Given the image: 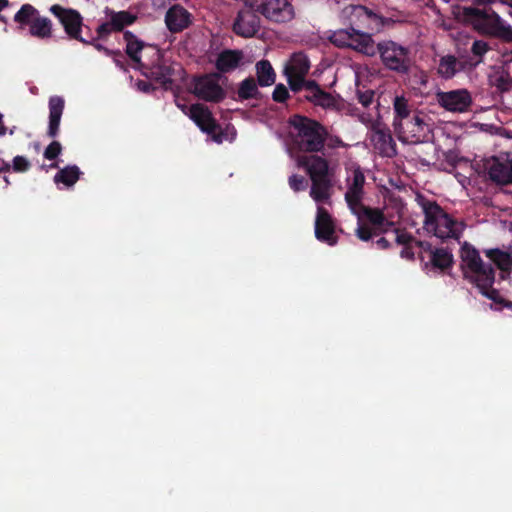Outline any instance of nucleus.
I'll use <instances>...</instances> for the list:
<instances>
[{
	"instance_id": "de8ad7c7",
	"label": "nucleus",
	"mask_w": 512,
	"mask_h": 512,
	"mask_svg": "<svg viewBox=\"0 0 512 512\" xmlns=\"http://www.w3.org/2000/svg\"><path fill=\"white\" fill-rule=\"evenodd\" d=\"M289 186L294 192L303 191L307 187V180L302 175L293 174L289 177Z\"/></svg>"
},
{
	"instance_id": "603ef678",
	"label": "nucleus",
	"mask_w": 512,
	"mask_h": 512,
	"mask_svg": "<svg viewBox=\"0 0 512 512\" xmlns=\"http://www.w3.org/2000/svg\"><path fill=\"white\" fill-rule=\"evenodd\" d=\"M113 31H114V27H112V25H110V20H109L107 22L100 24L97 27V29H96L97 36L94 38L99 39V40H105Z\"/></svg>"
},
{
	"instance_id": "412c9836",
	"label": "nucleus",
	"mask_w": 512,
	"mask_h": 512,
	"mask_svg": "<svg viewBox=\"0 0 512 512\" xmlns=\"http://www.w3.org/2000/svg\"><path fill=\"white\" fill-rule=\"evenodd\" d=\"M350 49H353L354 51L359 52L365 56L373 57L377 55L378 43H375L370 33L362 32L361 30L357 29L354 33V38L352 45H350Z\"/></svg>"
},
{
	"instance_id": "5701e85b",
	"label": "nucleus",
	"mask_w": 512,
	"mask_h": 512,
	"mask_svg": "<svg viewBox=\"0 0 512 512\" xmlns=\"http://www.w3.org/2000/svg\"><path fill=\"white\" fill-rule=\"evenodd\" d=\"M243 59L241 50L226 49L219 53L215 66L220 73H228L235 70Z\"/></svg>"
},
{
	"instance_id": "473e14b6",
	"label": "nucleus",
	"mask_w": 512,
	"mask_h": 512,
	"mask_svg": "<svg viewBox=\"0 0 512 512\" xmlns=\"http://www.w3.org/2000/svg\"><path fill=\"white\" fill-rule=\"evenodd\" d=\"M486 256L501 270L509 272L512 269V253L500 249H489Z\"/></svg>"
},
{
	"instance_id": "e433bc0d",
	"label": "nucleus",
	"mask_w": 512,
	"mask_h": 512,
	"mask_svg": "<svg viewBox=\"0 0 512 512\" xmlns=\"http://www.w3.org/2000/svg\"><path fill=\"white\" fill-rule=\"evenodd\" d=\"M430 263L434 268L444 271L452 267L453 255L444 248H436L431 251Z\"/></svg>"
},
{
	"instance_id": "20e7f679",
	"label": "nucleus",
	"mask_w": 512,
	"mask_h": 512,
	"mask_svg": "<svg viewBox=\"0 0 512 512\" xmlns=\"http://www.w3.org/2000/svg\"><path fill=\"white\" fill-rule=\"evenodd\" d=\"M463 18L481 35L512 42V26L506 24L492 8L464 7Z\"/></svg>"
},
{
	"instance_id": "ea45409f",
	"label": "nucleus",
	"mask_w": 512,
	"mask_h": 512,
	"mask_svg": "<svg viewBox=\"0 0 512 512\" xmlns=\"http://www.w3.org/2000/svg\"><path fill=\"white\" fill-rule=\"evenodd\" d=\"M305 99L313 105L319 106L323 109L334 108L337 103L335 97L323 89L317 90L316 94L314 93L305 95Z\"/></svg>"
},
{
	"instance_id": "7c9ffc66",
	"label": "nucleus",
	"mask_w": 512,
	"mask_h": 512,
	"mask_svg": "<svg viewBox=\"0 0 512 512\" xmlns=\"http://www.w3.org/2000/svg\"><path fill=\"white\" fill-rule=\"evenodd\" d=\"M311 182L310 195L316 202H323L329 199V191L332 187L330 177L312 179Z\"/></svg>"
},
{
	"instance_id": "c756f323",
	"label": "nucleus",
	"mask_w": 512,
	"mask_h": 512,
	"mask_svg": "<svg viewBox=\"0 0 512 512\" xmlns=\"http://www.w3.org/2000/svg\"><path fill=\"white\" fill-rule=\"evenodd\" d=\"M356 30L357 29L351 23V26L347 29H338L330 32L327 38L330 43L338 48H350Z\"/></svg>"
},
{
	"instance_id": "6e6d98bb",
	"label": "nucleus",
	"mask_w": 512,
	"mask_h": 512,
	"mask_svg": "<svg viewBox=\"0 0 512 512\" xmlns=\"http://www.w3.org/2000/svg\"><path fill=\"white\" fill-rule=\"evenodd\" d=\"M414 244L416 246H418L422 251L429 252L430 254H431V251L434 250V249H432L431 243H429L427 241H421V240L415 239Z\"/></svg>"
},
{
	"instance_id": "f03ea898",
	"label": "nucleus",
	"mask_w": 512,
	"mask_h": 512,
	"mask_svg": "<svg viewBox=\"0 0 512 512\" xmlns=\"http://www.w3.org/2000/svg\"><path fill=\"white\" fill-rule=\"evenodd\" d=\"M288 123L295 132L293 142L298 151L323 153L326 127L322 123L300 114L292 115Z\"/></svg>"
},
{
	"instance_id": "aec40b11",
	"label": "nucleus",
	"mask_w": 512,
	"mask_h": 512,
	"mask_svg": "<svg viewBox=\"0 0 512 512\" xmlns=\"http://www.w3.org/2000/svg\"><path fill=\"white\" fill-rule=\"evenodd\" d=\"M64 105V99L60 96H52L49 99V123L47 136L50 138H55L59 134Z\"/></svg>"
},
{
	"instance_id": "72a5a7b5",
	"label": "nucleus",
	"mask_w": 512,
	"mask_h": 512,
	"mask_svg": "<svg viewBox=\"0 0 512 512\" xmlns=\"http://www.w3.org/2000/svg\"><path fill=\"white\" fill-rule=\"evenodd\" d=\"M373 141L387 156L395 154V143L389 131L378 129L374 132Z\"/></svg>"
},
{
	"instance_id": "f704fd0d",
	"label": "nucleus",
	"mask_w": 512,
	"mask_h": 512,
	"mask_svg": "<svg viewBox=\"0 0 512 512\" xmlns=\"http://www.w3.org/2000/svg\"><path fill=\"white\" fill-rule=\"evenodd\" d=\"M137 20V15L129 11H111L110 12V25L114 27L115 32H121L126 26H130Z\"/></svg>"
},
{
	"instance_id": "8fccbe9b",
	"label": "nucleus",
	"mask_w": 512,
	"mask_h": 512,
	"mask_svg": "<svg viewBox=\"0 0 512 512\" xmlns=\"http://www.w3.org/2000/svg\"><path fill=\"white\" fill-rule=\"evenodd\" d=\"M374 95L375 93L373 90L357 91L358 102L365 108H368L373 103Z\"/></svg>"
},
{
	"instance_id": "0e129e2a",
	"label": "nucleus",
	"mask_w": 512,
	"mask_h": 512,
	"mask_svg": "<svg viewBox=\"0 0 512 512\" xmlns=\"http://www.w3.org/2000/svg\"><path fill=\"white\" fill-rule=\"evenodd\" d=\"M1 178L3 179V181L5 182V185L6 187L10 186L11 185V181H10V178L6 175V174H3L1 176Z\"/></svg>"
},
{
	"instance_id": "1a4fd4ad",
	"label": "nucleus",
	"mask_w": 512,
	"mask_h": 512,
	"mask_svg": "<svg viewBox=\"0 0 512 512\" xmlns=\"http://www.w3.org/2000/svg\"><path fill=\"white\" fill-rule=\"evenodd\" d=\"M188 116L200 130L209 135L214 142H223L225 133L208 107L200 103L192 104L188 109Z\"/></svg>"
},
{
	"instance_id": "4c0bfd02",
	"label": "nucleus",
	"mask_w": 512,
	"mask_h": 512,
	"mask_svg": "<svg viewBox=\"0 0 512 512\" xmlns=\"http://www.w3.org/2000/svg\"><path fill=\"white\" fill-rule=\"evenodd\" d=\"M38 15L39 11L33 5L26 3L23 4L14 15V21L19 24L21 28L26 26L30 27Z\"/></svg>"
},
{
	"instance_id": "4468645a",
	"label": "nucleus",
	"mask_w": 512,
	"mask_h": 512,
	"mask_svg": "<svg viewBox=\"0 0 512 512\" xmlns=\"http://www.w3.org/2000/svg\"><path fill=\"white\" fill-rule=\"evenodd\" d=\"M436 96L441 107L454 113L467 112L473 103L472 96L467 89L438 92Z\"/></svg>"
},
{
	"instance_id": "39448f33",
	"label": "nucleus",
	"mask_w": 512,
	"mask_h": 512,
	"mask_svg": "<svg viewBox=\"0 0 512 512\" xmlns=\"http://www.w3.org/2000/svg\"><path fill=\"white\" fill-rule=\"evenodd\" d=\"M351 212L357 217L358 226L355 234L361 241H369L374 236L386 233L393 226V222L388 221L384 212L379 208H372L361 203Z\"/></svg>"
},
{
	"instance_id": "6ab92c4d",
	"label": "nucleus",
	"mask_w": 512,
	"mask_h": 512,
	"mask_svg": "<svg viewBox=\"0 0 512 512\" xmlns=\"http://www.w3.org/2000/svg\"><path fill=\"white\" fill-rule=\"evenodd\" d=\"M165 24L172 33L182 32L191 24V14L181 5H173L165 14Z\"/></svg>"
},
{
	"instance_id": "5fc2aeb1",
	"label": "nucleus",
	"mask_w": 512,
	"mask_h": 512,
	"mask_svg": "<svg viewBox=\"0 0 512 512\" xmlns=\"http://www.w3.org/2000/svg\"><path fill=\"white\" fill-rule=\"evenodd\" d=\"M304 89H306L308 94H316L317 90H321L322 88L315 80H304Z\"/></svg>"
},
{
	"instance_id": "e2e57ef3",
	"label": "nucleus",
	"mask_w": 512,
	"mask_h": 512,
	"mask_svg": "<svg viewBox=\"0 0 512 512\" xmlns=\"http://www.w3.org/2000/svg\"><path fill=\"white\" fill-rule=\"evenodd\" d=\"M500 3L506 5L510 8L508 13L512 17V0H500Z\"/></svg>"
},
{
	"instance_id": "c03bdc74",
	"label": "nucleus",
	"mask_w": 512,
	"mask_h": 512,
	"mask_svg": "<svg viewBox=\"0 0 512 512\" xmlns=\"http://www.w3.org/2000/svg\"><path fill=\"white\" fill-rule=\"evenodd\" d=\"M324 138V148L337 149L348 147V145L339 136L330 134L327 129L326 136Z\"/></svg>"
},
{
	"instance_id": "79ce46f5",
	"label": "nucleus",
	"mask_w": 512,
	"mask_h": 512,
	"mask_svg": "<svg viewBox=\"0 0 512 512\" xmlns=\"http://www.w3.org/2000/svg\"><path fill=\"white\" fill-rule=\"evenodd\" d=\"M152 75H154L155 79L166 85L172 83V73L173 68L171 66L165 65V64H156L152 68Z\"/></svg>"
},
{
	"instance_id": "f8f14e48",
	"label": "nucleus",
	"mask_w": 512,
	"mask_h": 512,
	"mask_svg": "<svg viewBox=\"0 0 512 512\" xmlns=\"http://www.w3.org/2000/svg\"><path fill=\"white\" fill-rule=\"evenodd\" d=\"M49 10L59 20L70 39L84 41V37L81 35L83 17L79 11L62 7L59 4L52 5Z\"/></svg>"
},
{
	"instance_id": "9d476101",
	"label": "nucleus",
	"mask_w": 512,
	"mask_h": 512,
	"mask_svg": "<svg viewBox=\"0 0 512 512\" xmlns=\"http://www.w3.org/2000/svg\"><path fill=\"white\" fill-rule=\"evenodd\" d=\"M219 73H209L196 77L193 81V94L206 102L219 103L226 97V91L219 84Z\"/></svg>"
},
{
	"instance_id": "dca6fc26",
	"label": "nucleus",
	"mask_w": 512,
	"mask_h": 512,
	"mask_svg": "<svg viewBox=\"0 0 512 512\" xmlns=\"http://www.w3.org/2000/svg\"><path fill=\"white\" fill-rule=\"evenodd\" d=\"M365 176L360 167L353 169L351 175L347 178V191L345 201L350 210H355L360 206L364 196Z\"/></svg>"
},
{
	"instance_id": "a18cd8bd",
	"label": "nucleus",
	"mask_w": 512,
	"mask_h": 512,
	"mask_svg": "<svg viewBox=\"0 0 512 512\" xmlns=\"http://www.w3.org/2000/svg\"><path fill=\"white\" fill-rule=\"evenodd\" d=\"M285 75L287 76L290 89L293 92H299L304 89V80L306 76L291 73H285Z\"/></svg>"
},
{
	"instance_id": "f257e3e1",
	"label": "nucleus",
	"mask_w": 512,
	"mask_h": 512,
	"mask_svg": "<svg viewBox=\"0 0 512 512\" xmlns=\"http://www.w3.org/2000/svg\"><path fill=\"white\" fill-rule=\"evenodd\" d=\"M461 271L464 279L474 284L480 293L495 303H502L503 299L497 289L493 288L495 282V268L492 263H485L479 251L470 243L464 242L460 249Z\"/></svg>"
},
{
	"instance_id": "ddd939ff",
	"label": "nucleus",
	"mask_w": 512,
	"mask_h": 512,
	"mask_svg": "<svg viewBox=\"0 0 512 512\" xmlns=\"http://www.w3.org/2000/svg\"><path fill=\"white\" fill-rule=\"evenodd\" d=\"M257 14H259L257 11L244 5L234 19L233 32L243 38L254 37L259 32L261 23Z\"/></svg>"
},
{
	"instance_id": "a211bd4d",
	"label": "nucleus",
	"mask_w": 512,
	"mask_h": 512,
	"mask_svg": "<svg viewBox=\"0 0 512 512\" xmlns=\"http://www.w3.org/2000/svg\"><path fill=\"white\" fill-rule=\"evenodd\" d=\"M311 154L301 156L298 159V164L306 169L310 179L330 177L328 161L317 153Z\"/></svg>"
},
{
	"instance_id": "bb28decb",
	"label": "nucleus",
	"mask_w": 512,
	"mask_h": 512,
	"mask_svg": "<svg viewBox=\"0 0 512 512\" xmlns=\"http://www.w3.org/2000/svg\"><path fill=\"white\" fill-rule=\"evenodd\" d=\"M256 83L261 87H268L275 83L276 73L268 60H260L256 63Z\"/></svg>"
},
{
	"instance_id": "cd10ccee",
	"label": "nucleus",
	"mask_w": 512,
	"mask_h": 512,
	"mask_svg": "<svg viewBox=\"0 0 512 512\" xmlns=\"http://www.w3.org/2000/svg\"><path fill=\"white\" fill-rule=\"evenodd\" d=\"M83 173L77 165H67L54 176V182L56 184H63L67 188L74 186V184L80 179Z\"/></svg>"
},
{
	"instance_id": "b1692460",
	"label": "nucleus",
	"mask_w": 512,
	"mask_h": 512,
	"mask_svg": "<svg viewBox=\"0 0 512 512\" xmlns=\"http://www.w3.org/2000/svg\"><path fill=\"white\" fill-rule=\"evenodd\" d=\"M394 119L393 126L397 127L399 123L407 120L417 114L419 111L409 105L408 100L404 96H396L393 101Z\"/></svg>"
},
{
	"instance_id": "13d9d810",
	"label": "nucleus",
	"mask_w": 512,
	"mask_h": 512,
	"mask_svg": "<svg viewBox=\"0 0 512 512\" xmlns=\"http://www.w3.org/2000/svg\"><path fill=\"white\" fill-rule=\"evenodd\" d=\"M496 0H473L474 5L479 8H490L489 6L493 4Z\"/></svg>"
},
{
	"instance_id": "680f3d73",
	"label": "nucleus",
	"mask_w": 512,
	"mask_h": 512,
	"mask_svg": "<svg viewBox=\"0 0 512 512\" xmlns=\"http://www.w3.org/2000/svg\"><path fill=\"white\" fill-rule=\"evenodd\" d=\"M7 132V127L3 121V115L0 113V136H4Z\"/></svg>"
},
{
	"instance_id": "c9c22d12",
	"label": "nucleus",
	"mask_w": 512,
	"mask_h": 512,
	"mask_svg": "<svg viewBox=\"0 0 512 512\" xmlns=\"http://www.w3.org/2000/svg\"><path fill=\"white\" fill-rule=\"evenodd\" d=\"M395 232L396 243L399 245H403V249L400 252V256L408 260H413L415 255L413 251V244L415 238L405 230L395 229Z\"/></svg>"
},
{
	"instance_id": "0eeeda50",
	"label": "nucleus",
	"mask_w": 512,
	"mask_h": 512,
	"mask_svg": "<svg viewBox=\"0 0 512 512\" xmlns=\"http://www.w3.org/2000/svg\"><path fill=\"white\" fill-rule=\"evenodd\" d=\"M246 6L274 23H286L294 18V8L288 0H246Z\"/></svg>"
},
{
	"instance_id": "864d4df0",
	"label": "nucleus",
	"mask_w": 512,
	"mask_h": 512,
	"mask_svg": "<svg viewBox=\"0 0 512 512\" xmlns=\"http://www.w3.org/2000/svg\"><path fill=\"white\" fill-rule=\"evenodd\" d=\"M117 67L123 71H127L126 57L120 50H113L110 56Z\"/></svg>"
},
{
	"instance_id": "7ed1b4c3",
	"label": "nucleus",
	"mask_w": 512,
	"mask_h": 512,
	"mask_svg": "<svg viewBox=\"0 0 512 512\" xmlns=\"http://www.w3.org/2000/svg\"><path fill=\"white\" fill-rule=\"evenodd\" d=\"M417 202L424 214V229L440 239H459L462 234L460 224L433 200L418 196Z\"/></svg>"
},
{
	"instance_id": "58836bf2",
	"label": "nucleus",
	"mask_w": 512,
	"mask_h": 512,
	"mask_svg": "<svg viewBox=\"0 0 512 512\" xmlns=\"http://www.w3.org/2000/svg\"><path fill=\"white\" fill-rule=\"evenodd\" d=\"M29 32L32 36L37 38H49L52 34V22L47 17H42L40 14L29 27Z\"/></svg>"
},
{
	"instance_id": "4be33fe9",
	"label": "nucleus",
	"mask_w": 512,
	"mask_h": 512,
	"mask_svg": "<svg viewBox=\"0 0 512 512\" xmlns=\"http://www.w3.org/2000/svg\"><path fill=\"white\" fill-rule=\"evenodd\" d=\"M471 56L462 59L461 68L467 70H473L478 65L483 63L484 56L491 51V47L488 42L484 40H475L470 48Z\"/></svg>"
},
{
	"instance_id": "2eb2a0df",
	"label": "nucleus",
	"mask_w": 512,
	"mask_h": 512,
	"mask_svg": "<svg viewBox=\"0 0 512 512\" xmlns=\"http://www.w3.org/2000/svg\"><path fill=\"white\" fill-rule=\"evenodd\" d=\"M351 23L356 29L379 31L384 25V18L365 6L358 5L352 8Z\"/></svg>"
},
{
	"instance_id": "f3484780",
	"label": "nucleus",
	"mask_w": 512,
	"mask_h": 512,
	"mask_svg": "<svg viewBox=\"0 0 512 512\" xmlns=\"http://www.w3.org/2000/svg\"><path fill=\"white\" fill-rule=\"evenodd\" d=\"M335 225L331 215L324 207H318L315 220V236L321 242L329 245H335Z\"/></svg>"
},
{
	"instance_id": "09e8293b",
	"label": "nucleus",
	"mask_w": 512,
	"mask_h": 512,
	"mask_svg": "<svg viewBox=\"0 0 512 512\" xmlns=\"http://www.w3.org/2000/svg\"><path fill=\"white\" fill-rule=\"evenodd\" d=\"M289 98V91L284 84H277L272 93V99L277 103H284Z\"/></svg>"
},
{
	"instance_id": "a19ab883",
	"label": "nucleus",
	"mask_w": 512,
	"mask_h": 512,
	"mask_svg": "<svg viewBox=\"0 0 512 512\" xmlns=\"http://www.w3.org/2000/svg\"><path fill=\"white\" fill-rule=\"evenodd\" d=\"M489 82L496 87L499 92H506L512 87V78L507 71L496 72L489 76Z\"/></svg>"
},
{
	"instance_id": "37998d69",
	"label": "nucleus",
	"mask_w": 512,
	"mask_h": 512,
	"mask_svg": "<svg viewBox=\"0 0 512 512\" xmlns=\"http://www.w3.org/2000/svg\"><path fill=\"white\" fill-rule=\"evenodd\" d=\"M32 167L30 160L22 155H17L12 159L10 163V172L14 173H26Z\"/></svg>"
},
{
	"instance_id": "9b49d317",
	"label": "nucleus",
	"mask_w": 512,
	"mask_h": 512,
	"mask_svg": "<svg viewBox=\"0 0 512 512\" xmlns=\"http://www.w3.org/2000/svg\"><path fill=\"white\" fill-rule=\"evenodd\" d=\"M484 169L493 183L501 186L512 184V152L486 159Z\"/></svg>"
},
{
	"instance_id": "3c124183",
	"label": "nucleus",
	"mask_w": 512,
	"mask_h": 512,
	"mask_svg": "<svg viewBox=\"0 0 512 512\" xmlns=\"http://www.w3.org/2000/svg\"><path fill=\"white\" fill-rule=\"evenodd\" d=\"M98 40L99 39H95L92 35H90L88 38H84V41L81 43L85 45H92L97 51L103 52L106 56H110L113 50L103 46L98 42Z\"/></svg>"
},
{
	"instance_id": "bf43d9fd",
	"label": "nucleus",
	"mask_w": 512,
	"mask_h": 512,
	"mask_svg": "<svg viewBox=\"0 0 512 512\" xmlns=\"http://www.w3.org/2000/svg\"><path fill=\"white\" fill-rule=\"evenodd\" d=\"M375 244H376L377 248L382 249V250L388 249L390 247L389 241L384 237L379 238L375 242Z\"/></svg>"
},
{
	"instance_id": "774afa93",
	"label": "nucleus",
	"mask_w": 512,
	"mask_h": 512,
	"mask_svg": "<svg viewBox=\"0 0 512 512\" xmlns=\"http://www.w3.org/2000/svg\"><path fill=\"white\" fill-rule=\"evenodd\" d=\"M182 111H184V114H188L187 111H185V107L182 108Z\"/></svg>"
},
{
	"instance_id": "c85d7f7f",
	"label": "nucleus",
	"mask_w": 512,
	"mask_h": 512,
	"mask_svg": "<svg viewBox=\"0 0 512 512\" xmlns=\"http://www.w3.org/2000/svg\"><path fill=\"white\" fill-rule=\"evenodd\" d=\"M461 64L462 60H458L453 55H446L440 59L437 72L442 78L451 79L458 71L463 70Z\"/></svg>"
},
{
	"instance_id": "4d7b16f0",
	"label": "nucleus",
	"mask_w": 512,
	"mask_h": 512,
	"mask_svg": "<svg viewBox=\"0 0 512 512\" xmlns=\"http://www.w3.org/2000/svg\"><path fill=\"white\" fill-rule=\"evenodd\" d=\"M10 172V162L0 157V177Z\"/></svg>"
},
{
	"instance_id": "2f4dec72",
	"label": "nucleus",
	"mask_w": 512,
	"mask_h": 512,
	"mask_svg": "<svg viewBox=\"0 0 512 512\" xmlns=\"http://www.w3.org/2000/svg\"><path fill=\"white\" fill-rule=\"evenodd\" d=\"M310 69V61L303 53H294L286 65L284 72L306 76Z\"/></svg>"
},
{
	"instance_id": "69168bd1",
	"label": "nucleus",
	"mask_w": 512,
	"mask_h": 512,
	"mask_svg": "<svg viewBox=\"0 0 512 512\" xmlns=\"http://www.w3.org/2000/svg\"><path fill=\"white\" fill-rule=\"evenodd\" d=\"M140 84L142 85L141 89L143 91H148V89H149V84L148 83L141 82Z\"/></svg>"
},
{
	"instance_id": "393cba45",
	"label": "nucleus",
	"mask_w": 512,
	"mask_h": 512,
	"mask_svg": "<svg viewBox=\"0 0 512 512\" xmlns=\"http://www.w3.org/2000/svg\"><path fill=\"white\" fill-rule=\"evenodd\" d=\"M123 38L126 42V55L136 64L142 65L140 53L146 44L131 31H125Z\"/></svg>"
},
{
	"instance_id": "423d86ee",
	"label": "nucleus",
	"mask_w": 512,
	"mask_h": 512,
	"mask_svg": "<svg viewBox=\"0 0 512 512\" xmlns=\"http://www.w3.org/2000/svg\"><path fill=\"white\" fill-rule=\"evenodd\" d=\"M380 60L385 69L399 75L408 74L411 69L410 51L407 47L393 41L378 42Z\"/></svg>"
},
{
	"instance_id": "a878e982",
	"label": "nucleus",
	"mask_w": 512,
	"mask_h": 512,
	"mask_svg": "<svg viewBox=\"0 0 512 512\" xmlns=\"http://www.w3.org/2000/svg\"><path fill=\"white\" fill-rule=\"evenodd\" d=\"M258 84L254 77L249 76L242 80L237 89V98L238 101H246L250 99L260 100L262 98V93L258 89Z\"/></svg>"
},
{
	"instance_id": "052dcab7",
	"label": "nucleus",
	"mask_w": 512,
	"mask_h": 512,
	"mask_svg": "<svg viewBox=\"0 0 512 512\" xmlns=\"http://www.w3.org/2000/svg\"><path fill=\"white\" fill-rule=\"evenodd\" d=\"M9 6V0H0V12ZM0 21L6 23V18L0 14Z\"/></svg>"
},
{
	"instance_id": "6e6552de",
	"label": "nucleus",
	"mask_w": 512,
	"mask_h": 512,
	"mask_svg": "<svg viewBox=\"0 0 512 512\" xmlns=\"http://www.w3.org/2000/svg\"><path fill=\"white\" fill-rule=\"evenodd\" d=\"M425 115L418 112L413 117L402 121L394 131L403 143L417 144L426 142L431 133L430 126L425 122Z\"/></svg>"
},
{
	"instance_id": "338daca9",
	"label": "nucleus",
	"mask_w": 512,
	"mask_h": 512,
	"mask_svg": "<svg viewBox=\"0 0 512 512\" xmlns=\"http://www.w3.org/2000/svg\"><path fill=\"white\" fill-rule=\"evenodd\" d=\"M57 167H58V165L56 162L49 165V168H57Z\"/></svg>"
},
{
	"instance_id": "49530a36",
	"label": "nucleus",
	"mask_w": 512,
	"mask_h": 512,
	"mask_svg": "<svg viewBox=\"0 0 512 512\" xmlns=\"http://www.w3.org/2000/svg\"><path fill=\"white\" fill-rule=\"evenodd\" d=\"M62 152V145L58 141H52L44 150L43 156L47 160H55Z\"/></svg>"
}]
</instances>
